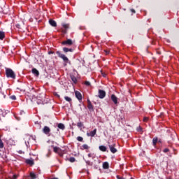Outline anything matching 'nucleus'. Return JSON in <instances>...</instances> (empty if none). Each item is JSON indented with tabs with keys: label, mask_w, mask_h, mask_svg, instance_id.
<instances>
[{
	"label": "nucleus",
	"mask_w": 179,
	"mask_h": 179,
	"mask_svg": "<svg viewBox=\"0 0 179 179\" xmlns=\"http://www.w3.org/2000/svg\"><path fill=\"white\" fill-rule=\"evenodd\" d=\"M6 75L7 78H10L11 79H16V74L12 69L6 68Z\"/></svg>",
	"instance_id": "nucleus-1"
},
{
	"label": "nucleus",
	"mask_w": 179,
	"mask_h": 179,
	"mask_svg": "<svg viewBox=\"0 0 179 179\" xmlns=\"http://www.w3.org/2000/svg\"><path fill=\"white\" fill-rule=\"evenodd\" d=\"M56 54L58 55L59 58H61L62 59H63L64 64V66H66V64H68V62H69V59H68L67 57L65 56V55L61 53V52L57 51L56 52Z\"/></svg>",
	"instance_id": "nucleus-2"
},
{
	"label": "nucleus",
	"mask_w": 179,
	"mask_h": 179,
	"mask_svg": "<svg viewBox=\"0 0 179 179\" xmlns=\"http://www.w3.org/2000/svg\"><path fill=\"white\" fill-rule=\"evenodd\" d=\"M115 146H117V145L115 143L108 144V148H109L111 153L114 154V153H117V152H118V150H117V148H115Z\"/></svg>",
	"instance_id": "nucleus-3"
},
{
	"label": "nucleus",
	"mask_w": 179,
	"mask_h": 179,
	"mask_svg": "<svg viewBox=\"0 0 179 179\" xmlns=\"http://www.w3.org/2000/svg\"><path fill=\"white\" fill-rule=\"evenodd\" d=\"M62 26L64 27L63 29H62V32L64 33V34H66L68 31V29H69V24H62Z\"/></svg>",
	"instance_id": "nucleus-4"
},
{
	"label": "nucleus",
	"mask_w": 179,
	"mask_h": 179,
	"mask_svg": "<svg viewBox=\"0 0 179 179\" xmlns=\"http://www.w3.org/2000/svg\"><path fill=\"white\" fill-rule=\"evenodd\" d=\"M87 108L90 111V113L94 111V108L93 107V105L92 104V101H90V99H87Z\"/></svg>",
	"instance_id": "nucleus-5"
},
{
	"label": "nucleus",
	"mask_w": 179,
	"mask_h": 179,
	"mask_svg": "<svg viewBox=\"0 0 179 179\" xmlns=\"http://www.w3.org/2000/svg\"><path fill=\"white\" fill-rule=\"evenodd\" d=\"M98 94V96L99 97V99H104V97H106V91L103 90H99Z\"/></svg>",
	"instance_id": "nucleus-6"
},
{
	"label": "nucleus",
	"mask_w": 179,
	"mask_h": 179,
	"mask_svg": "<svg viewBox=\"0 0 179 179\" xmlns=\"http://www.w3.org/2000/svg\"><path fill=\"white\" fill-rule=\"evenodd\" d=\"M42 131L43 134H45V135H50V132H51V129H50L48 126H45Z\"/></svg>",
	"instance_id": "nucleus-7"
},
{
	"label": "nucleus",
	"mask_w": 179,
	"mask_h": 179,
	"mask_svg": "<svg viewBox=\"0 0 179 179\" xmlns=\"http://www.w3.org/2000/svg\"><path fill=\"white\" fill-rule=\"evenodd\" d=\"M62 44L63 45H72V44H73V42L72 41V39H67L66 41H62Z\"/></svg>",
	"instance_id": "nucleus-8"
},
{
	"label": "nucleus",
	"mask_w": 179,
	"mask_h": 179,
	"mask_svg": "<svg viewBox=\"0 0 179 179\" xmlns=\"http://www.w3.org/2000/svg\"><path fill=\"white\" fill-rule=\"evenodd\" d=\"M53 152H55V153H58L61 157L64 156V155L61 153V149L59 147H53Z\"/></svg>",
	"instance_id": "nucleus-9"
},
{
	"label": "nucleus",
	"mask_w": 179,
	"mask_h": 179,
	"mask_svg": "<svg viewBox=\"0 0 179 179\" xmlns=\"http://www.w3.org/2000/svg\"><path fill=\"white\" fill-rule=\"evenodd\" d=\"M97 132V129H94L93 131H91L90 132L87 133V136H91L93 138Z\"/></svg>",
	"instance_id": "nucleus-10"
},
{
	"label": "nucleus",
	"mask_w": 179,
	"mask_h": 179,
	"mask_svg": "<svg viewBox=\"0 0 179 179\" xmlns=\"http://www.w3.org/2000/svg\"><path fill=\"white\" fill-rule=\"evenodd\" d=\"M76 97L79 100V101H82V94L79 91H76L75 92Z\"/></svg>",
	"instance_id": "nucleus-11"
},
{
	"label": "nucleus",
	"mask_w": 179,
	"mask_h": 179,
	"mask_svg": "<svg viewBox=\"0 0 179 179\" xmlns=\"http://www.w3.org/2000/svg\"><path fill=\"white\" fill-rule=\"evenodd\" d=\"M111 100L114 104H118V98L115 94L111 95Z\"/></svg>",
	"instance_id": "nucleus-12"
},
{
	"label": "nucleus",
	"mask_w": 179,
	"mask_h": 179,
	"mask_svg": "<svg viewBox=\"0 0 179 179\" xmlns=\"http://www.w3.org/2000/svg\"><path fill=\"white\" fill-rule=\"evenodd\" d=\"M8 145H10V146H16V141L12 139V138H10L8 141Z\"/></svg>",
	"instance_id": "nucleus-13"
},
{
	"label": "nucleus",
	"mask_w": 179,
	"mask_h": 179,
	"mask_svg": "<svg viewBox=\"0 0 179 179\" xmlns=\"http://www.w3.org/2000/svg\"><path fill=\"white\" fill-rule=\"evenodd\" d=\"M49 24L50 26H52V27H57V22L52 19L49 20Z\"/></svg>",
	"instance_id": "nucleus-14"
},
{
	"label": "nucleus",
	"mask_w": 179,
	"mask_h": 179,
	"mask_svg": "<svg viewBox=\"0 0 179 179\" xmlns=\"http://www.w3.org/2000/svg\"><path fill=\"white\" fill-rule=\"evenodd\" d=\"M25 163H27V164H29V166H34V160L27 159L25 160Z\"/></svg>",
	"instance_id": "nucleus-15"
},
{
	"label": "nucleus",
	"mask_w": 179,
	"mask_h": 179,
	"mask_svg": "<svg viewBox=\"0 0 179 179\" xmlns=\"http://www.w3.org/2000/svg\"><path fill=\"white\" fill-rule=\"evenodd\" d=\"M103 169L104 170H108V169H110V164H108V162H105L103 163Z\"/></svg>",
	"instance_id": "nucleus-16"
},
{
	"label": "nucleus",
	"mask_w": 179,
	"mask_h": 179,
	"mask_svg": "<svg viewBox=\"0 0 179 179\" xmlns=\"http://www.w3.org/2000/svg\"><path fill=\"white\" fill-rule=\"evenodd\" d=\"M64 52H73V48H63Z\"/></svg>",
	"instance_id": "nucleus-17"
},
{
	"label": "nucleus",
	"mask_w": 179,
	"mask_h": 179,
	"mask_svg": "<svg viewBox=\"0 0 179 179\" xmlns=\"http://www.w3.org/2000/svg\"><path fill=\"white\" fill-rule=\"evenodd\" d=\"M0 48H1V50L3 52H6V51H8V50H9V46H3V45H1L0 47Z\"/></svg>",
	"instance_id": "nucleus-18"
},
{
	"label": "nucleus",
	"mask_w": 179,
	"mask_h": 179,
	"mask_svg": "<svg viewBox=\"0 0 179 179\" xmlns=\"http://www.w3.org/2000/svg\"><path fill=\"white\" fill-rule=\"evenodd\" d=\"M32 73L36 76H38L40 75V72L36 69H32Z\"/></svg>",
	"instance_id": "nucleus-19"
},
{
	"label": "nucleus",
	"mask_w": 179,
	"mask_h": 179,
	"mask_svg": "<svg viewBox=\"0 0 179 179\" xmlns=\"http://www.w3.org/2000/svg\"><path fill=\"white\" fill-rule=\"evenodd\" d=\"M99 150H101V152H107V147L104 146V145H100L99 147Z\"/></svg>",
	"instance_id": "nucleus-20"
},
{
	"label": "nucleus",
	"mask_w": 179,
	"mask_h": 179,
	"mask_svg": "<svg viewBox=\"0 0 179 179\" xmlns=\"http://www.w3.org/2000/svg\"><path fill=\"white\" fill-rule=\"evenodd\" d=\"M57 128H59V129H62V131H64V129H65V125L62 123H59L57 124Z\"/></svg>",
	"instance_id": "nucleus-21"
},
{
	"label": "nucleus",
	"mask_w": 179,
	"mask_h": 179,
	"mask_svg": "<svg viewBox=\"0 0 179 179\" xmlns=\"http://www.w3.org/2000/svg\"><path fill=\"white\" fill-rule=\"evenodd\" d=\"M5 38V32L0 31V40H3Z\"/></svg>",
	"instance_id": "nucleus-22"
},
{
	"label": "nucleus",
	"mask_w": 179,
	"mask_h": 179,
	"mask_svg": "<svg viewBox=\"0 0 179 179\" xmlns=\"http://www.w3.org/2000/svg\"><path fill=\"white\" fill-rule=\"evenodd\" d=\"M89 145H87V144H84L82 145L81 150H87V149H89Z\"/></svg>",
	"instance_id": "nucleus-23"
},
{
	"label": "nucleus",
	"mask_w": 179,
	"mask_h": 179,
	"mask_svg": "<svg viewBox=\"0 0 179 179\" xmlns=\"http://www.w3.org/2000/svg\"><path fill=\"white\" fill-rule=\"evenodd\" d=\"M3 148H4L3 141H2V138L1 137V135H0V149H3Z\"/></svg>",
	"instance_id": "nucleus-24"
},
{
	"label": "nucleus",
	"mask_w": 179,
	"mask_h": 179,
	"mask_svg": "<svg viewBox=\"0 0 179 179\" xmlns=\"http://www.w3.org/2000/svg\"><path fill=\"white\" fill-rule=\"evenodd\" d=\"M157 141H158L157 137H155V138L152 139V144H153V146H156V145H157Z\"/></svg>",
	"instance_id": "nucleus-25"
},
{
	"label": "nucleus",
	"mask_w": 179,
	"mask_h": 179,
	"mask_svg": "<svg viewBox=\"0 0 179 179\" xmlns=\"http://www.w3.org/2000/svg\"><path fill=\"white\" fill-rule=\"evenodd\" d=\"M30 177H31V179H36V178H37V176L35 175V173H33V172H31V173H30Z\"/></svg>",
	"instance_id": "nucleus-26"
},
{
	"label": "nucleus",
	"mask_w": 179,
	"mask_h": 179,
	"mask_svg": "<svg viewBox=\"0 0 179 179\" xmlns=\"http://www.w3.org/2000/svg\"><path fill=\"white\" fill-rule=\"evenodd\" d=\"M71 79L73 82V83H76V82H78V79H76V77H75L74 76H71Z\"/></svg>",
	"instance_id": "nucleus-27"
},
{
	"label": "nucleus",
	"mask_w": 179,
	"mask_h": 179,
	"mask_svg": "<svg viewBox=\"0 0 179 179\" xmlns=\"http://www.w3.org/2000/svg\"><path fill=\"white\" fill-rule=\"evenodd\" d=\"M88 157H92V159H96V154L94 153H89Z\"/></svg>",
	"instance_id": "nucleus-28"
},
{
	"label": "nucleus",
	"mask_w": 179,
	"mask_h": 179,
	"mask_svg": "<svg viewBox=\"0 0 179 179\" xmlns=\"http://www.w3.org/2000/svg\"><path fill=\"white\" fill-rule=\"evenodd\" d=\"M17 177H19V175L14 174L13 176H9V179H17Z\"/></svg>",
	"instance_id": "nucleus-29"
},
{
	"label": "nucleus",
	"mask_w": 179,
	"mask_h": 179,
	"mask_svg": "<svg viewBox=\"0 0 179 179\" xmlns=\"http://www.w3.org/2000/svg\"><path fill=\"white\" fill-rule=\"evenodd\" d=\"M64 99L66 100V101H69V103H71V101H72V99L69 96H64Z\"/></svg>",
	"instance_id": "nucleus-30"
},
{
	"label": "nucleus",
	"mask_w": 179,
	"mask_h": 179,
	"mask_svg": "<svg viewBox=\"0 0 179 179\" xmlns=\"http://www.w3.org/2000/svg\"><path fill=\"white\" fill-rule=\"evenodd\" d=\"M69 160L71 163H75L76 159H75V157H71L70 159H69Z\"/></svg>",
	"instance_id": "nucleus-31"
},
{
	"label": "nucleus",
	"mask_w": 179,
	"mask_h": 179,
	"mask_svg": "<svg viewBox=\"0 0 179 179\" xmlns=\"http://www.w3.org/2000/svg\"><path fill=\"white\" fill-rule=\"evenodd\" d=\"M85 163L87 166H93V162H90V160H85Z\"/></svg>",
	"instance_id": "nucleus-32"
},
{
	"label": "nucleus",
	"mask_w": 179,
	"mask_h": 179,
	"mask_svg": "<svg viewBox=\"0 0 179 179\" xmlns=\"http://www.w3.org/2000/svg\"><path fill=\"white\" fill-rule=\"evenodd\" d=\"M77 127H78V128H82V127H83V122H78Z\"/></svg>",
	"instance_id": "nucleus-33"
},
{
	"label": "nucleus",
	"mask_w": 179,
	"mask_h": 179,
	"mask_svg": "<svg viewBox=\"0 0 179 179\" xmlns=\"http://www.w3.org/2000/svg\"><path fill=\"white\" fill-rule=\"evenodd\" d=\"M77 141H78V142H83V137L78 136L77 137Z\"/></svg>",
	"instance_id": "nucleus-34"
},
{
	"label": "nucleus",
	"mask_w": 179,
	"mask_h": 179,
	"mask_svg": "<svg viewBox=\"0 0 179 179\" xmlns=\"http://www.w3.org/2000/svg\"><path fill=\"white\" fill-rule=\"evenodd\" d=\"M85 86H91L92 84L89 81H85Z\"/></svg>",
	"instance_id": "nucleus-35"
},
{
	"label": "nucleus",
	"mask_w": 179,
	"mask_h": 179,
	"mask_svg": "<svg viewBox=\"0 0 179 179\" xmlns=\"http://www.w3.org/2000/svg\"><path fill=\"white\" fill-rule=\"evenodd\" d=\"M148 121H149V118L148 117H143V122H148Z\"/></svg>",
	"instance_id": "nucleus-36"
},
{
	"label": "nucleus",
	"mask_w": 179,
	"mask_h": 179,
	"mask_svg": "<svg viewBox=\"0 0 179 179\" xmlns=\"http://www.w3.org/2000/svg\"><path fill=\"white\" fill-rule=\"evenodd\" d=\"M163 152H164V153H167L168 152H170V149L165 148V149H164Z\"/></svg>",
	"instance_id": "nucleus-37"
},
{
	"label": "nucleus",
	"mask_w": 179,
	"mask_h": 179,
	"mask_svg": "<svg viewBox=\"0 0 179 179\" xmlns=\"http://www.w3.org/2000/svg\"><path fill=\"white\" fill-rule=\"evenodd\" d=\"M10 99H11V100H16V96L12 95L10 96Z\"/></svg>",
	"instance_id": "nucleus-38"
},
{
	"label": "nucleus",
	"mask_w": 179,
	"mask_h": 179,
	"mask_svg": "<svg viewBox=\"0 0 179 179\" xmlns=\"http://www.w3.org/2000/svg\"><path fill=\"white\" fill-rule=\"evenodd\" d=\"M106 55H108V54H110V50H103Z\"/></svg>",
	"instance_id": "nucleus-39"
},
{
	"label": "nucleus",
	"mask_w": 179,
	"mask_h": 179,
	"mask_svg": "<svg viewBox=\"0 0 179 179\" xmlns=\"http://www.w3.org/2000/svg\"><path fill=\"white\" fill-rule=\"evenodd\" d=\"M116 178H117V179H125L123 177H122L120 176H118V175L116 176Z\"/></svg>",
	"instance_id": "nucleus-40"
},
{
	"label": "nucleus",
	"mask_w": 179,
	"mask_h": 179,
	"mask_svg": "<svg viewBox=\"0 0 179 179\" xmlns=\"http://www.w3.org/2000/svg\"><path fill=\"white\" fill-rule=\"evenodd\" d=\"M130 11L133 13H136V11H135V9L134 8L130 9Z\"/></svg>",
	"instance_id": "nucleus-41"
},
{
	"label": "nucleus",
	"mask_w": 179,
	"mask_h": 179,
	"mask_svg": "<svg viewBox=\"0 0 179 179\" xmlns=\"http://www.w3.org/2000/svg\"><path fill=\"white\" fill-rule=\"evenodd\" d=\"M137 131H138V132L142 131V127H141V126L137 127Z\"/></svg>",
	"instance_id": "nucleus-42"
},
{
	"label": "nucleus",
	"mask_w": 179,
	"mask_h": 179,
	"mask_svg": "<svg viewBox=\"0 0 179 179\" xmlns=\"http://www.w3.org/2000/svg\"><path fill=\"white\" fill-rule=\"evenodd\" d=\"M48 54H49V55H51V54H54V51L50 50V51H48Z\"/></svg>",
	"instance_id": "nucleus-43"
},
{
	"label": "nucleus",
	"mask_w": 179,
	"mask_h": 179,
	"mask_svg": "<svg viewBox=\"0 0 179 179\" xmlns=\"http://www.w3.org/2000/svg\"><path fill=\"white\" fill-rule=\"evenodd\" d=\"M1 115H2L3 117H5V115H6V111L3 112V113H1Z\"/></svg>",
	"instance_id": "nucleus-44"
},
{
	"label": "nucleus",
	"mask_w": 179,
	"mask_h": 179,
	"mask_svg": "<svg viewBox=\"0 0 179 179\" xmlns=\"http://www.w3.org/2000/svg\"><path fill=\"white\" fill-rule=\"evenodd\" d=\"M157 43H159V41H152V45H155L157 44Z\"/></svg>",
	"instance_id": "nucleus-45"
},
{
	"label": "nucleus",
	"mask_w": 179,
	"mask_h": 179,
	"mask_svg": "<svg viewBox=\"0 0 179 179\" xmlns=\"http://www.w3.org/2000/svg\"><path fill=\"white\" fill-rule=\"evenodd\" d=\"M54 94L59 99V94H58L57 92H55Z\"/></svg>",
	"instance_id": "nucleus-46"
},
{
	"label": "nucleus",
	"mask_w": 179,
	"mask_h": 179,
	"mask_svg": "<svg viewBox=\"0 0 179 179\" xmlns=\"http://www.w3.org/2000/svg\"><path fill=\"white\" fill-rule=\"evenodd\" d=\"M37 125H38L39 129H41V124H40L37 123Z\"/></svg>",
	"instance_id": "nucleus-47"
},
{
	"label": "nucleus",
	"mask_w": 179,
	"mask_h": 179,
	"mask_svg": "<svg viewBox=\"0 0 179 179\" xmlns=\"http://www.w3.org/2000/svg\"><path fill=\"white\" fill-rule=\"evenodd\" d=\"M157 54H159V55L162 54V52H160V51H157Z\"/></svg>",
	"instance_id": "nucleus-48"
},
{
	"label": "nucleus",
	"mask_w": 179,
	"mask_h": 179,
	"mask_svg": "<svg viewBox=\"0 0 179 179\" xmlns=\"http://www.w3.org/2000/svg\"><path fill=\"white\" fill-rule=\"evenodd\" d=\"M51 179H58V178H51Z\"/></svg>",
	"instance_id": "nucleus-49"
},
{
	"label": "nucleus",
	"mask_w": 179,
	"mask_h": 179,
	"mask_svg": "<svg viewBox=\"0 0 179 179\" xmlns=\"http://www.w3.org/2000/svg\"><path fill=\"white\" fill-rule=\"evenodd\" d=\"M103 76L104 78H106V74H104Z\"/></svg>",
	"instance_id": "nucleus-50"
},
{
	"label": "nucleus",
	"mask_w": 179,
	"mask_h": 179,
	"mask_svg": "<svg viewBox=\"0 0 179 179\" xmlns=\"http://www.w3.org/2000/svg\"><path fill=\"white\" fill-rule=\"evenodd\" d=\"M57 131H59V129H57Z\"/></svg>",
	"instance_id": "nucleus-51"
}]
</instances>
